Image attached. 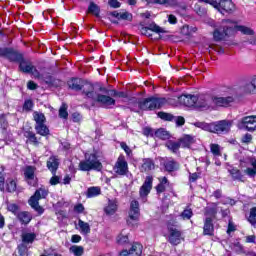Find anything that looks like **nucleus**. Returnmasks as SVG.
Masks as SVG:
<instances>
[{"mask_svg":"<svg viewBox=\"0 0 256 256\" xmlns=\"http://www.w3.org/2000/svg\"><path fill=\"white\" fill-rule=\"evenodd\" d=\"M67 86L71 91H82L81 95H83L84 99H91V101L98 103L104 109H111V107L116 103L114 98L98 94L95 91V84L83 78L72 77L67 81Z\"/></svg>","mask_w":256,"mask_h":256,"instance_id":"obj_1","label":"nucleus"},{"mask_svg":"<svg viewBox=\"0 0 256 256\" xmlns=\"http://www.w3.org/2000/svg\"><path fill=\"white\" fill-rule=\"evenodd\" d=\"M167 105V98L150 96L147 98H136L130 99V111L139 113V111H157L163 109Z\"/></svg>","mask_w":256,"mask_h":256,"instance_id":"obj_2","label":"nucleus"},{"mask_svg":"<svg viewBox=\"0 0 256 256\" xmlns=\"http://www.w3.org/2000/svg\"><path fill=\"white\" fill-rule=\"evenodd\" d=\"M0 57H4L10 63H18L21 73L29 75L37 73V67H35L31 61L26 60L25 55L18 50L9 47L0 48Z\"/></svg>","mask_w":256,"mask_h":256,"instance_id":"obj_3","label":"nucleus"},{"mask_svg":"<svg viewBox=\"0 0 256 256\" xmlns=\"http://www.w3.org/2000/svg\"><path fill=\"white\" fill-rule=\"evenodd\" d=\"M79 171H103V163L99 160L97 153H85L84 160H81L78 165Z\"/></svg>","mask_w":256,"mask_h":256,"instance_id":"obj_4","label":"nucleus"},{"mask_svg":"<svg viewBox=\"0 0 256 256\" xmlns=\"http://www.w3.org/2000/svg\"><path fill=\"white\" fill-rule=\"evenodd\" d=\"M49 195V190L45 189L44 187L36 189L34 194L29 198L28 204L38 215H43L45 213V208L43 206L39 205V201L41 199H47Z\"/></svg>","mask_w":256,"mask_h":256,"instance_id":"obj_5","label":"nucleus"},{"mask_svg":"<svg viewBox=\"0 0 256 256\" xmlns=\"http://www.w3.org/2000/svg\"><path fill=\"white\" fill-rule=\"evenodd\" d=\"M33 117L36 123L34 129L37 135H41V137H49L51 131L49 130V127L45 125V123L47 122L45 114L41 112H34Z\"/></svg>","mask_w":256,"mask_h":256,"instance_id":"obj_6","label":"nucleus"},{"mask_svg":"<svg viewBox=\"0 0 256 256\" xmlns=\"http://www.w3.org/2000/svg\"><path fill=\"white\" fill-rule=\"evenodd\" d=\"M141 216V209L139 208V201L132 200L130 202V210L126 223L128 227H139V217Z\"/></svg>","mask_w":256,"mask_h":256,"instance_id":"obj_7","label":"nucleus"},{"mask_svg":"<svg viewBox=\"0 0 256 256\" xmlns=\"http://www.w3.org/2000/svg\"><path fill=\"white\" fill-rule=\"evenodd\" d=\"M114 173L116 175H119L120 177H125L127 173H129V163H127V160L125 159L124 155H120L113 167Z\"/></svg>","mask_w":256,"mask_h":256,"instance_id":"obj_8","label":"nucleus"},{"mask_svg":"<svg viewBox=\"0 0 256 256\" xmlns=\"http://www.w3.org/2000/svg\"><path fill=\"white\" fill-rule=\"evenodd\" d=\"M98 90L100 93H103L102 95H106L107 97H118L119 99H128L129 94L124 91H117L116 89H108L107 87L100 85Z\"/></svg>","mask_w":256,"mask_h":256,"instance_id":"obj_9","label":"nucleus"},{"mask_svg":"<svg viewBox=\"0 0 256 256\" xmlns=\"http://www.w3.org/2000/svg\"><path fill=\"white\" fill-rule=\"evenodd\" d=\"M151 32L157 33L159 35L161 33H165V30H163V28H161V26L157 25L155 22L149 24V26L141 25V35H144L145 37H153V34H151Z\"/></svg>","mask_w":256,"mask_h":256,"instance_id":"obj_10","label":"nucleus"},{"mask_svg":"<svg viewBox=\"0 0 256 256\" xmlns=\"http://www.w3.org/2000/svg\"><path fill=\"white\" fill-rule=\"evenodd\" d=\"M169 235H168V242L173 247H177V245H181V241H183V236L180 230L177 228H168Z\"/></svg>","mask_w":256,"mask_h":256,"instance_id":"obj_11","label":"nucleus"},{"mask_svg":"<svg viewBox=\"0 0 256 256\" xmlns=\"http://www.w3.org/2000/svg\"><path fill=\"white\" fill-rule=\"evenodd\" d=\"M143 255V245L140 243H133L129 250L123 249L119 252V256H141Z\"/></svg>","mask_w":256,"mask_h":256,"instance_id":"obj_12","label":"nucleus"},{"mask_svg":"<svg viewBox=\"0 0 256 256\" xmlns=\"http://www.w3.org/2000/svg\"><path fill=\"white\" fill-rule=\"evenodd\" d=\"M240 124L246 131L253 133V131H256V116H245L241 119Z\"/></svg>","mask_w":256,"mask_h":256,"instance_id":"obj_13","label":"nucleus"},{"mask_svg":"<svg viewBox=\"0 0 256 256\" xmlns=\"http://www.w3.org/2000/svg\"><path fill=\"white\" fill-rule=\"evenodd\" d=\"M233 33H235L233 26H225L223 32L216 29L213 32L214 41H223L224 37H229V35H233Z\"/></svg>","mask_w":256,"mask_h":256,"instance_id":"obj_14","label":"nucleus"},{"mask_svg":"<svg viewBox=\"0 0 256 256\" xmlns=\"http://www.w3.org/2000/svg\"><path fill=\"white\" fill-rule=\"evenodd\" d=\"M194 107L196 109H209V107H211L209 96L204 94L196 95V100L194 101Z\"/></svg>","mask_w":256,"mask_h":256,"instance_id":"obj_15","label":"nucleus"},{"mask_svg":"<svg viewBox=\"0 0 256 256\" xmlns=\"http://www.w3.org/2000/svg\"><path fill=\"white\" fill-rule=\"evenodd\" d=\"M153 189V176H146L144 183L139 189L140 197H147Z\"/></svg>","mask_w":256,"mask_h":256,"instance_id":"obj_16","label":"nucleus"},{"mask_svg":"<svg viewBox=\"0 0 256 256\" xmlns=\"http://www.w3.org/2000/svg\"><path fill=\"white\" fill-rule=\"evenodd\" d=\"M211 101L216 105V107H230L231 103L235 101V98H233V96H228V97L212 96Z\"/></svg>","mask_w":256,"mask_h":256,"instance_id":"obj_17","label":"nucleus"},{"mask_svg":"<svg viewBox=\"0 0 256 256\" xmlns=\"http://www.w3.org/2000/svg\"><path fill=\"white\" fill-rule=\"evenodd\" d=\"M59 165H60L59 156H55V155H51L46 162V167L52 175H57Z\"/></svg>","mask_w":256,"mask_h":256,"instance_id":"obj_18","label":"nucleus"},{"mask_svg":"<svg viewBox=\"0 0 256 256\" xmlns=\"http://www.w3.org/2000/svg\"><path fill=\"white\" fill-rule=\"evenodd\" d=\"M229 129H231V122L227 120L213 122L212 133H224V131H229Z\"/></svg>","mask_w":256,"mask_h":256,"instance_id":"obj_19","label":"nucleus"},{"mask_svg":"<svg viewBox=\"0 0 256 256\" xmlns=\"http://www.w3.org/2000/svg\"><path fill=\"white\" fill-rule=\"evenodd\" d=\"M203 235L208 237H213L215 235V224L213 223V218L206 217V219H204Z\"/></svg>","mask_w":256,"mask_h":256,"instance_id":"obj_20","label":"nucleus"},{"mask_svg":"<svg viewBox=\"0 0 256 256\" xmlns=\"http://www.w3.org/2000/svg\"><path fill=\"white\" fill-rule=\"evenodd\" d=\"M178 99H179V103H181V105H184V107H195V101L197 100V95L182 94Z\"/></svg>","mask_w":256,"mask_h":256,"instance_id":"obj_21","label":"nucleus"},{"mask_svg":"<svg viewBox=\"0 0 256 256\" xmlns=\"http://www.w3.org/2000/svg\"><path fill=\"white\" fill-rule=\"evenodd\" d=\"M42 81L45 83V85H47L48 87H54L55 89L61 87V83H63V81H61V79L55 78L53 77V75L51 74H45L42 77Z\"/></svg>","mask_w":256,"mask_h":256,"instance_id":"obj_22","label":"nucleus"},{"mask_svg":"<svg viewBox=\"0 0 256 256\" xmlns=\"http://www.w3.org/2000/svg\"><path fill=\"white\" fill-rule=\"evenodd\" d=\"M24 137L27 139L26 143L33 145L34 147H39L41 145V138H37L35 132L28 130L24 132Z\"/></svg>","mask_w":256,"mask_h":256,"instance_id":"obj_23","label":"nucleus"},{"mask_svg":"<svg viewBox=\"0 0 256 256\" xmlns=\"http://www.w3.org/2000/svg\"><path fill=\"white\" fill-rule=\"evenodd\" d=\"M164 171L167 173H175V171H179L181 168V164L175 159H170L164 162Z\"/></svg>","mask_w":256,"mask_h":256,"instance_id":"obj_24","label":"nucleus"},{"mask_svg":"<svg viewBox=\"0 0 256 256\" xmlns=\"http://www.w3.org/2000/svg\"><path fill=\"white\" fill-rule=\"evenodd\" d=\"M21 225H29L33 221V214L29 211H22L16 216Z\"/></svg>","mask_w":256,"mask_h":256,"instance_id":"obj_25","label":"nucleus"},{"mask_svg":"<svg viewBox=\"0 0 256 256\" xmlns=\"http://www.w3.org/2000/svg\"><path fill=\"white\" fill-rule=\"evenodd\" d=\"M152 169H155V161L151 158H144L142 160V165L140 166V172L149 173Z\"/></svg>","mask_w":256,"mask_h":256,"instance_id":"obj_26","label":"nucleus"},{"mask_svg":"<svg viewBox=\"0 0 256 256\" xmlns=\"http://www.w3.org/2000/svg\"><path fill=\"white\" fill-rule=\"evenodd\" d=\"M167 187H169V179L167 177L159 178V183L155 186V191L157 195H161V193H165L167 191Z\"/></svg>","mask_w":256,"mask_h":256,"instance_id":"obj_27","label":"nucleus"},{"mask_svg":"<svg viewBox=\"0 0 256 256\" xmlns=\"http://www.w3.org/2000/svg\"><path fill=\"white\" fill-rule=\"evenodd\" d=\"M229 174L231 175L233 181H239L240 183H245V175H243V172L239 170L236 167H233L232 169L228 170Z\"/></svg>","mask_w":256,"mask_h":256,"instance_id":"obj_28","label":"nucleus"},{"mask_svg":"<svg viewBox=\"0 0 256 256\" xmlns=\"http://www.w3.org/2000/svg\"><path fill=\"white\" fill-rule=\"evenodd\" d=\"M117 209H119L117 199L108 200V205L104 208V213L107 215H115V213H117Z\"/></svg>","mask_w":256,"mask_h":256,"instance_id":"obj_29","label":"nucleus"},{"mask_svg":"<svg viewBox=\"0 0 256 256\" xmlns=\"http://www.w3.org/2000/svg\"><path fill=\"white\" fill-rule=\"evenodd\" d=\"M21 239L24 245H31L35 243V240L37 239V234H35L34 232H27L22 234Z\"/></svg>","mask_w":256,"mask_h":256,"instance_id":"obj_30","label":"nucleus"},{"mask_svg":"<svg viewBox=\"0 0 256 256\" xmlns=\"http://www.w3.org/2000/svg\"><path fill=\"white\" fill-rule=\"evenodd\" d=\"M178 142L180 143V147L183 149H189V147L193 145V136L186 134L182 138L178 139Z\"/></svg>","mask_w":256,"mask_h":256,"instance_id":"obj_31","label":"nucleus"},{"mask_svg":"<svg viewBox=\"0 0 256 256\" xmlns=\"http://www.w3.org/2000/svg\"><path fill=\"white\" fill-rule=\"evenodd\" d=\"M101 195V188L99 186H91L86 191L87 199H93Z\"/></svg>","mask_w":256,"mask_h":256,"instance_id":"obj_32","label":"nucleus"},{"mask_svg":"<svg viewBox=\"0 0 256 256\" xmlns=\"http://www.w3.org/2000/svg\"><path fill=\"white\" fill-rule=\"evenodd\" d=\"M118 245H129V232L122 230L116 238Z\"/></svg>","mask_w":256,"mask_h":256,"instance_id":"obj_33","label":"nucleus"},{"mask_svg":"<svg viewBox=\"0 0 256 256\" xmlns=\"http://www.w3.org/2000/svg\"><path fill=\"white\" fill-rule=\"evenodd\" d=\"M37 168L35 166H26L24 170V177L26 181H33L35 179V171Z\"/></svg>","mask_w":256,"mask_h":256,"instance_id":"obj_34","label":"nucleus"},{"mask_svg":"<svg viewBox=\"0 0 256 256\" xmlns=\"http://www.w3.org/2000/svg\"><path fill=\"white\" fill-rule=\"evenodd\" d=\"M78 227L82 235H89V233H91V226L89 225V223L81 219L78 220Z\"/></svg>","mask_w":256,"mask_h":256,"instance_id":"obj_35","label":"nucleus"},{"mask_svg":"<svg viewBox=\"0 0 256 256\" xmlns=\"http://www.w3.org/2000/svg\"><path fill=\"white\" fill-rule=\"evenodd\" d=\"M165 147H167V149H169V151L172 153H177L179 149H181V142H179V140L177 142L169 140L166 142Z\"/></svg>","mask_w":256,"mask_h":256,"instance_id":"obj_36","label":"nucleus"},{"mask_svg":"<svg viewBox=\"0 0 256 256\" xmlns=\"http://www.w3.org/2000/svg\"><path fill=\"white\" fill-rule=\"evenodd\" d=\"M205 217H211V219L217 218V203H213V207H206L204 211Z\"/></svg>","mask_w":256,"mask_h":256,"instance_id":"obj_37","label":"nucleus"},{"mask_svg":"<svg viewBox=\"0 0 256 256\" xmlns=\"http://www.w3.org/2000/svg\"><path fill=\"white\" fill-rule=\"evenodd\" d=\"M234 28V31L237 29V31H240L243 35H255V30L244 26V25H236L232 26Z\"/></svg>","mask_w":256,"mask_h":256,"instance_id":"obj_38","label":"nucleus"},{"mask_svg":"<svg viewBox=\"0 0 256 256\" xmlns=\"http://www.w3.org/2000/svg\"><path fill=\"white\" fill-rule=\"evenodd\" d=\"M88 13L94 15L95 17H100L101 8L95 2H90L88 6Z\"/></svg>","mask_w":256,"mask_h":256,"instance_id":"obj_39","label":"nucleus"},{"mask_svg":"<svg viewBox=\"0 0 256 256\" xmlns=\"http://www.w3.org/2000/svg\"><path fill=\"white\" fill-rule=\"evenodd\" d=\"M201 3H205V1L199 0V3H196L194 5V11L197 15H199L200 17H203L204 15H207V9H205V7L201 5Z\"/></svg>","mask_w":256,"mask_h":256,"instance_id":"obj_40","label":"nucleus"},{"mask_svg":"<svg viewBox=\"0 0 256 256\" xmlns=\"http://www.w3.org/2000/svg\"><path fill=\"white\" fill-rule=\"evenodd\" d=\"M154 137L162 139V141H166V139H169L170 135L164 128H159L154 132Z\"/></svg>","mask_w":256,"mask_h":256,"instance_id":"obj_41","label":"nucleus"},{"mask_svg":"<svg viewBox=\"0 0 256 256\" xmlns=\"http://www.w3.org/2000/svg\"><path fill=\"white\" fill-rule=\"evenodd\" d=\"M6 191L7 193H15V191H17V182L8 178L6 181Z\"/></svg>","mask_w":256,"mask_h":256,"instance_id":"obj_42","label":"nucleus"},{"mask_svg":"<svg viewBox=\"0 0 256 256\" xmlns=\"http://www.w3.org/2000/svg\"><path fill=\"white\" fill-rule=\"evenodd\" d=\"M69 251L70 253H73L74 256H83V253H85V248L79 245H72L69 248Z\"/></svg>","mask_w":256,"mask_h":256,"instance_id":"obj_43","label":"nucleus"},{"mask_svg":"<svg viewBox=\"0 0 256 256\" xmlns=\"http://www.w3.org/2000/svg\"><path fill=\"white\" fill-rule=\"evenodd\" d=\"M247 221L252 227H254V229H256V206L250 209Z\"/></svg>","mask_w":256,"mask_h":256,"instance_id":"obj_44","label":"nucleus"},{"mask_svg":"<svg viewBox=\"0 0 256 256\" xmlns=\"http://www.w3.org/2000/svg\"><path fill=\"white\" fill-rule=\"evenodd\" d=\"M7 211H9L10 213H12V215H15L17 217V215L21 211V207H19L18 204L15 203H7Z\"/></svg>","mask_w":256,"mask_h":256,"instance_id":"obj_45","label":"nucleus"},{"mask_svg":"<svg viewBox=\"0 0 256 256\" xmlns=\"http://www.w3.org/2000/svg\"><path fill=\"white\" fill-rule=\"evenodd\" d=\"M157 117L162 121H173V119H175V116L173 114L164 111L158 112Z\"/></svg>","mask_w":256,"mask_h":256,"instance_id":"obj_46","label":"nucleus"},{"mask_svg":"<svg viewBox=\"0 0 256 256\" xmlns=\"http://www.w3.org/2000/svg\"><path fill=\"white\" fill-rule=\"evenodd\" d=\"M9 128V121L7 120V114H0V129L6 131Z\"/></svg>","mask_w":256,"mask_h":256,"instance_id":"obj_47","label":"nucleus"},{"mask_svg":"<svg viewBox=\"0 0 256 256\" xmlns=\"http://www.w3.org/2000/svg\"><path fill=\"white\" fill-rule=\"evenodd\" d=\"M196 127L203 129V131H208L209 133H213V122L212 123L198 122L196 123Z\"/></svg>","mask_w":256,"mask_h":256,"instance_id":"obj_48","label":"nucleus"},{"mask_svg":"<svg viewBox=\"0 0 256 256\" xmlns=\"http://www.w3.org/2000/svg\"><path fill=\"white\" fill-rule=\"evenodd\" d=\"M251 166L253 168H246L244 170V173H246V175H248V177H255L256 176V159L251 161Z\"/></svg>","mask_w":256,"mask_h":256,"instance_id":"obj_49","label":"nucleus"},{"mask_svg":"<svg viewBox=\"0 0 256 256\" xmlns=\"http://www.w3.org/2000/svg\"><path fill=\"white\" fill-rule=\"evenodd\" d=\"M60 119H69V112L67 111V104L63 103L58 113Z\"/></svg>","mask_w":256,"mask_h":256,"instance_id":"obj_50","label":"nucleus"},{"mask_svg":"<svg viewBox=\"0 0 256 256\" xmlns=\"http://www.w3.org/2000/svg\"><path fill=\"white\" fill-rule=\"evenodd\" d=\"M180 217L185 221H189V219H191V217H193V210L191 208H186L184 209L181 214Z\"/></svg>","mask_w":256,"mask_h":256,"instance_id":"obj_51","label":"nucleus"},{"mask_svg":"<svg viewBox=\"0 0 256 256\" xmlns=\"http://www.w3.org/2000/svg\"><path fill=\"white\" fill-rule=\"evenodd\" d=\"M210 151L214 157H221V146L219 144H210Z\"/></svg>","mask_w":256,"mask_h":256,"instance_id":"obj_52","label":"nucleus"},{"mask_svg":"<svg viewBox=\"0 0 256 256\" xmlns=\"http://www.w3.org/2000/svg\"><path fill=\"white\" fill-rule=\"evenodd\" d=\"M33 107H35V104L31 99H27L24 101L23 111H26V112L33 111Z\"/></svg>","mask_w":256,"mask_h":256,"instance_id":"obj_53","label":"nucleus"},{"mask_svg":"<svg viewBox=\"0 0 256 256\" xmlns=\"http://www.w3.org/2000/svg\"><path fill=\"white\" fill-rule=\"evenodd\" d=\"M71 119L73 123H81V121H83V116L79 112H73L71 114Z\"/></svg>","mask_w":256,"mask_h":256,"instance_id":"obj_54","label":"nucleus"},{"mask_svg":"<svg viewBox=\"0 0 256 256\" xmlns=\"http://www.w3.org/2000/svg\"><path fill=\"white\" fill-rule=\"evenodd\" d=\"M234 249L238 255H245V248L241 245L240 242L234 243Z\"/></svg>","mask_w":256,"mask_h":256,"instance_id":"obj_55","label":"nucleus"},{"mask_svg":"<svg viewBox=\"0 0 256 256\" xmlns=\"http://www.w3.org/2000/svg\"><path fill=\"white\" fill-rule=\"evenodd\" d=\"M17 249H18V254L20 256L27 255V251H29V248H27V245H25V244H19Z\"/></svg>","mask_w":256,"mask_h":256,"instance_id":"obj_56","label":"nucleus"},{"mask_svg":"<svg viewBox=\"0 0 256 256\" xmlns=\"http://www.w3.org/2000/svg\"><path fill=\"white\" fill-rule=\"evenodd\" d=\"M53 176L49 180V184L52 186L59 185L61 183V177L57 174H52Z\"/></svg>","mask_w":256,"mask_h":256,"instance_id":"obj_57","label":"nucleus"},{"mask_svg":"<svg viewBox=\"0 0 256 256\" xmlns=\"http://www.w3.org/2000/svg\"><path fill=\"white\" fill-rule=\"evenodd\" d=\"M142 133L145 137H154L155 136V132H153V128H151V127H144Z\"/></svg>","mask_w":256,"mask_h":256,"instance_id":"obj_58","label":"nucleus"},{"mask_svg":"<svg viewBox=\"0 0 256 256\" xmlns=\"http://www.w3.org/2000/svg\"><path fill=\"white\" fill-rule=\"evenodd\" d=\"M120 19L124 21H133V14L129 12L120 13Z\"/></svg>","mask_w":256,"mask_h":256,"instance_id":"obj_59","label":"nucleus"},{"mask_svg":"<svg viewBox=\"0 0 256 256\" xmlns=\"http://www.w3.org/2000/svg\"><path fill=\"white\" fill-rule=\"evenodd\" d=\"M252 141H253V135L249 133L245 134L241 139V143H245L246 145H249V143H251Z\"/></svg>","mask_w":256,"mask_h":256,"instance_id":"obj_60","label":"nucleus"},{"mask_svg":"<svg viewBox=\"0 0 256 256\" xmlns=\"http://www.w3.org/2000/svg\"><path fill=\"white\" fill-rule=\"evenodd\" d=\"M38 87L39 85L33 80L27 82V89H29V91H35Z\"/></svg>","mask_w":256,"mask_h":256,"instance_id":"obj_61","label":"nucleus"},{"mask_svg":"<svg viewBox=\"0 0 256 256\" xmlns=\"http://www.w3.org/2000/svg\"><path fill=\"white\" fill-rule=\"evenodd\" d=\"M74 211H75V213L81 214L85 211V206H83L82 203H78L74 206Z\"/></svg>","mask_w":256,"mask_h":256,"instance_id":"obj_62","label":"nucleus"},{"mask_svg":"<svg viewBox=\"0 0 256 256\" xmlns=\"http://www.w3.org/2000/svg\"><path fill=\"white\" fill-rule=\"evenodd\" d=\"M120 147L121 149H123V151H125L126 155H131L132 151L131 148H129V146L127 145V143L121 142Z\"/></svg>","mask_w":256,"mask_h":256,"instance_id":"obj_63","label":"nucleus"},{"mask_svg":"<svg viewBox=\"0 0 256 256\" xmlns=\"http://www.w3.org/2000/svg\"><path fill=\"white\" fill-rule=\"evenodd\" d=\"M247 87H252V90H250V93H255V91H256V77L252 78L250 84H248Z\"/></svg>","mask_w":256,"mask_h":256,"instance_id":"obj_64","label":"nucleus"}]
</instances>
